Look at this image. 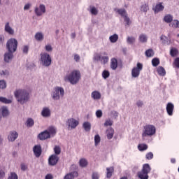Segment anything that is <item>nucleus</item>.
<instances>
[{
    "label": "nucleus",
    "instance_id": "obj_1",
    "mask_svg": "<svg viewBox=\"0 0 179 179\" xmlns=\"http://www.w3.org/2000/svg\"><path fill=\"white\" fill-rule=\"evenodd\" d=\"M6 47L8 52L4 55L5 62H9L13 58V52L17 50V40L10 38L6 43Z\"/></svg>",
    "mask_w": 179,
    "mask_h": 179
},
{
    "label": "nucleus",
    "instance_id": "obj_2",
    "mask_svg": "<svg viewBox=\"0 0 179 179\" xmlns=\"http://www.w3.org/2000/svg\"><path fill=\"white\" fill-rule=\"evenodd\" d=\"M14 94L18 103H20V104L27 103V101H29V99H30L29 92L24 90H17L14 92Z\"/></svg>",
    "mask_w": 179,
    "mask_h": 179
},
{
    "label": "nucleus",
    "instance_id": "obj_3",
    "mask_svg": "<svg viewBox=\"0 0 179 179\" xmlns=\"http://www.w3.org/2000/svg\"><path fill=\"white\" fill-rule=\"evenodd\" d=\"M81 75L80 71L78 70H73L69 75L64 78V80H69L71 85H76L79 80H80Z\"/></svg>",
    "mask_w": 179,
    "mask_h": 179
},
{
    "label": "nucleus",
    "instance_id": "obj_4",
    "mask_svg": "<svg viewBox=\"0 0 179 179\" xmlns=\"http://www.w3.org/2000/svg\"><path fill=\"white\" fill-rule=\"evenodd\" d=\"M152 171V168L149 164H144L141 171L137 173V176L140 179H149V173Z\"/></svg>",
    "mask_w": 179,
    "mask_h": 179
},
{
    "label": "nucleus",
    "instance_id": "obj_5",
    "mask_svg": "<svg viewBox=\"0 0 179 179\" xmlns=\"http://www.w3.org/2000/svg\"><path fill=\"white\" fill-rule=\"evenodd\" d=\"M156 134V127L152 124H147L144 127V132L142 134V137L152 136Z\"/></svg>",
    "mask_w": 179,
    "mask_h": 179
},
{
    "label": "nucleus",
    "instance_id": "obj_6",
    "mask_svg": "<svg viewBox=\"0 0 179 179\" xmlns=\"http://www.w3.org/2000/svg\"><path fill=\"white\" fill-rule=\"evenodd\" d=\"M114 11L117 12L122 18H124L127 26L129 27L131 25V19L128 17V13L124 8H114Z\"/></svg>",
    "mask_w": 179,
    "mask_h": 179
},
{
    "label": "nucleus",
    "instance_id": "obj_7",
    "mask_svg": "<svg viewBox=\"0 0 179 179\" xmlns=\"http://www.w3.org/2000/svg\"><path fill=\"white\" fill-rule=\"evenodd\" d=\"M41 61L43 66H50L51 65V56L48 53L44 52L41 54Z\"/></svg>",
    "mask_w": 179,
    "mask_h": 179
},
{
    "label": "nucleus",
    "instance_id": "obj_8",
    "mask_svg": "<svg viewBox=\"0 0 179 179\" xmlns=\"http://www.w3.org/2000/svg\"><path fill=\"white\" fill-rule=\"evenodd\" d=\"M59 93L61 97H64V94H65V90H64V88L61 87H56L52 94L53 100H59Z\"/></svg>",
    "mask_w": 179,
    "mask_h": 179
},
{
    "label": "nucleus",
    "instance_id": "obj_9",
    "mask_svg": "<svg viewBox=\"0 0 179 179\" xmlns=\"http://www.w3.org/2000/svg\"><path fill=\"white\" fill-rule=\"evenodd\" d=\"M58 162H59L58 155H52L48 159L49 166H57Z\"/></svg>",
    "mask_w": 179,
    "mask_h": 179
},
{
    "label": "nucleus",
    "instance_id": "obj_10",
    "mask_svg": "<svg viewBox=\"0 0 179 179\" xmlns=\"http://www.w3.org/2000/svg\"><path fill=\"white\" fill-rule=\"evenodd\" d=\"M50 138H51V136L48 130H45L38 135V138L40 141H45V139H50Z\"/></svg>",
    "mask_w": 179,
    "mask_h": 179
},
{
    "label": "nucleus",
    "instance_id": "obj_11",
    "mask_svg": "<svg viewBox=\"0 0 179 179\" xmlns=\"http://www.w3.org/2000/svg\"><path fill=\"white\" fill-rule=\"evenodd\" d=\"M34 155H35L36 157H40L41 156V153L43 152V150L41 148V145H36L33 148Z\"/></svg>",
    "mask_w": 179,
    "mask_h": 179
},
{
    "label": "nucleus",
    "instance_id": "obj_12",
    "mask_svg": "<svg viewBox=\"0 0 179 179\" xmlns=\"http://www.w3.org/2000/svg\"><path fill=\"white\" fill-rule=\"evenodd\" d=\"M35 13L37 16H41L43 13H45V6H44V4H41L39 8L36 7L35 8Z\"/></svg>",
    "mask_w": 179,
    "mask_h": 179
},
{
    "label": "nucleus",
    "instance_id": "obj_13",
    "mask_svg": "<svg viewBox=\"0 0 179 179\" xmlns=\"http://www.w3.org/2000/svg\"><path fill=\"white\" fill-rule=\"evenodd\" d=\"M67 124L69 127H71L72 129H75L78 125H79V121L73 118H70L68 120Z\"/></svg>",
    "mask_w": 179,
    "mask_h": 179
},
{
    "label": "nucleus",
    "instance_id": "obj_14",
    "mask_svg": "<svg viewBox=\"0 0 179 179\" xmlns=\"http://www.w3.org/2000/svg\"><path fill=\"white\" fill-rule=\"evenodd\" d=\"M152 10L155 13H159V12L164 10V6H163V3H159L156 4L155 7L152 8Z\"/></svg>",
    "mask_w": 179,
    "mask_h": 179
},
{
    "label": "nucleus",
    "instance_id": "obj_15",
    "mask_svg": "<svg viewBox=\"0 0 179 179\" xmlns=\"http://www.w3.org/2000/svg\"><path fill=\"white\" fill-rule=\"evenodd\" d=\"M5 32L8 33V34H10L11 36H13V34H15V30H13V29H12V27H10V26L9 25V22H7L5 25Z\"/></svg>",
    "mask_w": 179,
    "mask_h": 179
},
{
    "label": "nucleus",
    "instance_id": "obj_16",
    "mask_svg": "<svg viewBox=\"0 0 179 179\" xmlns=\"http://www.w3.org/2000/svg\"><path fill=\"white\" fill-rule=\"evenodd\" d=\"M166 111L169 115H173V111H174V105L171 103H168L166 105Z\"/></svg>",
    "mask_w": 179,
    "mask_h": 179
},
{
    "label": "nucleus",
    "instance_id": "obj_17",
    "mask_svg": "<svg viewBox=\"0 0 179 179\" xmlns=\"http://www.w3.org/2000/svg\"><path fill=\"white\" fill-rule=\"evenodd\" d=\"M114 174V166L106 168V178H111Z\"/></svg>",
    "mask_w": 179,
    "mask_h": 179
},
{
    "label": "nucleus",
    "instance_id": "obj_18",
    "mask_svg": "<svg viewBox=\"0 0 179 179\" xmlns=\"http://www.w3.org/2000/svg\"><path fill=\"white\" fill-rule=\"evenodd\" d=\"M78 176H79V173L77 171L71 172L64 176V179H74Z\"/></svg>",
    "mask_w": 179,
    "mask_h": 179
},
{
    "label": "nucleus",
    "instance_id": "obj_19",
    "mask_svg": "<svg viewBox=\"0 0 179 179\" xmlns=\"http://www.w3.org/2000/svg\"><path fill=\"white\" fill-rule=\"evenodd\" d=\"M17 136H19V134H17V132L11 131L8 135V140L10 141L11 142H13L17 138Z\"/></svg>",
    "mask_w": 179,
    "mask_h": 179
},
{
    "label": "nucleus",
    "instance_id": "obj_20",
    "mask_svg": "<svg viewBox=\"0 0 179 179\" xmlns=\"http://www.w3.org/2000/svg\"><path fill=\"white\" fill-rule=\"evenodd\" d=\"M110 68L113 71H115L118 68V62L115 58H112L110 60Z\"/></svg>",
    "mask_w": 179,
    "mask_h": 179
},
{
    "label": "nucleus",
    "instance_id": "obj_21",
    "mask_svg": "<svg viewBox=\"0 0 179 179\" xmlns=\"http://www.w3.org/2000/svg\"><path fill=\"white\" fill-rule=\"evenodd\" d=\"M42 117H50L51 115V110L48 108H43L42 112H41Z\"/></svg>",
    "mask_w": 179,
    "mask_h": 179
},
{
    "label": "nucleus",
    "instance_id": "obj_22",
    "mask_svg": "<svg viewBox=\"0 0 179 179\" xmlns=\"http://www.w3.org/2000/svg\"><path fill=\"white\" fill-rule=\"evenodd\" d=\"M104 56H101V59L99 60L101 64H103V65H106L109 61L108 55L107 52H103Z\"/></svg>",
    "mask_w": 179,
    "mask_h": 179
},
{
    "label": "nucleus",
    "instance_id": "obj_23",
    "mask_svg": "<svg viewBox=\"0 0 179 179\" xmlns=\"http://www.w3.org/2000/svg\"><path fill=\"white\" fill-rule=\"evenodd\" d=\"M91 96L94 100H100L101 99V94L98 91H94L92 92Z\"/></svg>",
    "mask_w": 179,
    "mask_h": 179
},
{
    "label": "nucleus",
    "instance_id": "obj_24",
    "mask_svg": "<svg viewBox=\"0 0 179 179\" xmlns=\"http://www.w3.org/2000/svg\"><path fill=\"white\" fill-rule=\"evenodd\" d=\"M106 136L108 139H113V136H114V129L109 128L106 130Z\"/></svg>",
    "mask_w": 179,
    "mask_h": 179
},
{
    "label": "nucleus",
    "instance_id": "obj_25",
    "mask_svg": "<svg viewBox=\"0 0 179 179\" xmlns=\"http://www.w3.org/2000/svg\"><path fill=\"white\" fill-rule=\"evenodd\" d=\"M173 17L170 14H167L164 17V22L165 23H171L173 22Z\"/></svg>",
    "mask_w": 179,
    "mask_h": 179
},
{
    "label": "nucleus",
    "instance_id": "obj_26",
    "mask_svg": "<svg viewBox=\"0 0 179 179\" xmlns=\"http://www.w3.org/2000/svg\"><path fill=\"white\" fill-rule=\"evenodd\" d=\"M157 72L159 76H166V70L163 66H159L157 69Z\"/></svg>",
    "mask_w": 179,
    "mask_h": 179
},
{
    "label": "nucleus",
    "instance_id": "obj_27",
    "mask_svg": "<svg viewBox=\"0 0 179 179\" xmlns=\"http://www.w3.org/2000/svg\"><path fill=\"white\" fill-rule=\"evenodd\" d=\"M169 26L170 27H173V29H179V21L178 20H173L169 24Z\"/></svg>",
    "mask_w": 179,
    "mask_h": 179
},
{
    "label": "nucleus",
    "instance_id": "obj_28",
    "mask_svg": "<svg viewBox=\"0 0 179 179\" xmlns=\"http://www.w3.org/2000/svg\"><path fill=\"white\" fill-rule=\"evenodd\" d=\"M35 39L36 41H43L44 40V35L41 32H38L35 34Z\"/></svg>",
    "mask_w": 179,
    "mask_h": 179
},
{
    "label": "nucleus",
    "instance_id": "obj_29",
    "mask_svg": "<svg viewBox=\"0 0 179 179\" xmlns=\"http://www.w3.org/2000/svg\"><path fill=\"white\" fill-rule=\"evenodd\" d=\"M83 127L87 132H89L90 129H92V124H90V122H85L83 124Z\"/></svg>",
    "mask_w": 179,
    "mask_h": 179
},
{
    "label": "nucleus",
    "instance_id": "obj_30",
    "mask_svg": "<svg viewBox=\"0 0 179 179\" xmlns=\"http://www.w3.org/2000/svg\"><path fill=\"white\" fill-rule=\"evenodd\" d=\"M139 73H141V71L139 69H138V68L134 67L131 71L133 78H138V76H139Z\"/></svg>",
    "mask_w": 179,
    "mask_h": 179
},
{
    "label": "nucleus",
    "instance_id": "obj_31",
    "mask_svg": "<svg viewBox=\"0 0 179 179\" xmlns=\"http://www.w3.org/2000/svg\"><path fill=\"white\" fill-rule=\"evenodd\" d=\"M155 56V51L153 49H148L145 51V57L148 58H151L152 57Z\"/></svg>",
    "mask_w": 179,
    "mask_h": 179
},
{
    "label": "nucleus",
    "instance_id": "obj_32",
    "mask_svg": "<svg viewBox=\"0 0 179 179\" xmlns=\"http://www.w3.org/2000/svg\"><path fill=\"white\" fill-rule=\"evenodd\" d=\"M138 149L140 150V152L148 150V145L145 143L138 144Z\"/></svg>",
    "mask_w": 179,
    "mask_h": 179
},
{
    "label": "nucleus",
    "instance_id": "obj_33",
    "mask_svg": "<svg viewBox=\"0 0 179 179\" xmlns=\"http://www.w3.org/2000/svg\"><path fill=\"white\" fill-rule=\"evenodd\" d=\"M110 43H117L118 41V35L115 34L110 36L109 38Z\"/></svg>",
    "mask_w": 179,
    "mask_h": 179
},
{
    "label": "nucleus",
    "instance_id": "obj_34",
    "mask_svg": "<svg viewBox=\"0 0 179 179\" xmlns=\"http://www.w3.org/2000/svg\"><path fill=\"white\" fill-rule=\"evenodd\" d=\"M1 114H2L3 117H8V115H9V110H8L7 107L1 108Z\"/></svg>",
    "mask_w": 179,
    "mask_h": 179
},
{
    "label": "nucleus",
    "instance_id": "obj_35",
    "mask_svg": "<svg viewBox=\"0 0 179 179\" xmlns=\"http://www.w3.org/2000/svg\"><path fill=\"white\" fill-rule=\"evenodd\" d=\"M79 164L80 167H86V166H87L88 164L87 160H86V159L85 158L80 159L79 162Z\"/></svg>",
    "mask_w": 179,
    "mask_h": 179
},
{
    "label": "nucleus",
    "instance_id": "obj_36",
    "mask_svg": "<svg viewBox=\"0 0 179 179\" xmlns=\"http://www.w3.org/2000/svg\"><path fill=\"white\" fill-rule=\"evenodd\" d=\"M48 132L50 134V135H55V134H57V129H55L54 127H50L48 129Z\"/></svg>",
    "mask_w": 179,
    "mask_h": 179
},
{
    "label": "nucleus",
    "instance_id": "obj_37",
    "mask_svg": "<svg viewBox=\"0 0 179 179\" xmlns=\"http://www.w3.org/2000/svg\"><path fill=\"white\" fill-rule=\"evenodd\" d=\"M0 101L1 103H4V104H10L12 103V100L8 99L5 97L0 96Z\"/></svg>",
    "mask_w": 179,
    "mask_h": 179
},
{
    "label": "nucleus",
    "instance_id": "obj_38",
    "mask_svg": "<svg viewBox=\"0 0 179 179\" xmlns=\"http://www.w3.org/2000/svg\"><path fill=\"white\" fill-rule=\"evenodd\" d=\"M54 152L56 156L61 155V147H59V145H55L54 148Z\"/></svg>",
    "mask_w": 179,
    "mask_h": 179
},
{
    "label": "nucleus",
    "instance_id": "obj_39",
    "mask_svg": "<svg viewBox=\"0 0 179 179\" xmlns=\"http://www.w3.org/2000/svg\"><path fill=\"white\" fill-rule=\"evenodd\" d=\"M160 64V60L159 58H154L152 60V66H157Z\"/></svg>",
    "mask_w": 179,
    "mask_h": 179
},
{
    "label": "nucleus",
    "instance_id": "obj_40",
    "mask_svg": "<svg viewBox=\"0 0 179 179\" xmlns=\"http://www.w3.org/2000/svg\"><path fill=\"white\" fill-rule=\"evenodd\" d=\"M139 41L141 43H146V41H148V37H146L145 34H141L139 36Z\"/></svg>",
    "mask_w": 179,
    "mask_h": 179
},
{
    "label": "nucleus",
    "instance_id": "obj_41",
    "mask_svg": "<svg viewBox=\"0 0 179 179\" xmlns=\"http://www.w3.org/2000/svg\"><path fill=\"white\" fill-rule=\"evenodd\" d=\"M34 125V120L31 118H28L27 120V127H33Z\"/></svg>",
    "mask_w": 179,
    "mask_h": 179
},
{
    "label": "nucleus",
    "instance_id": "obj_42",
    "mask_svg": "<svg viewBox=\"0 0 179 179\" xmlns=\"http://www.w3.org/2000/svg\"><path fill=\"white\" fill-rule=\"evenodd\" d=\"M170 54L171 57H176L178 54V50L176 48L171 49Z\"/></svg>",
    "mask_w": 179,
    "mask_h": 179
},
{
    "label": "nucleus",
    "instance_id": "obj_43",
    "mask_svg": "<svg viewBox=\"0 0 179 179\" xmlns=\"http://www.w3.org/2000/svg\"><path fill=\"white\" fill-rule=\"evenodd\" d=\"M100 141H101L100 136L99 134L95 135L94 136L95 146H97V145L100 143Z\"/></svg>",
    "mask_w": 179,
    "mask_h": 179
},
{
    "label": "nucleus",
    "instance_id": "obj_44",
    "mask_svg": "<svg viewBox=\"0 0 179 179\" xmlns=\"http://www.w3.org/2000/svg\"><path fill=\"white\" fill-rule=\"evenodd\" d=\"M110 77V72L107 70H104L102 73V78L103 79H107V78Z\"/></svg>",
    "mask_w": 179,
    "mask_h": 179
},
{
    "label": "nucleus",
    "instance_id": "obj_45",
    "mask_svg": "<svg viewBox=\"0 0 179 179\" xmlns=\"http://www.w3.org/2000/svg\"><path fill=\"white\" fill-rule=\"evenodd\" d=\"M145 158L147 159V160H152V159H153V152H150L147 153L145 155Z\"/></svg>",
    "mask_w": 179,
    "mask_h": 179
},
{
    "label": "nucleus",
    "instance_id": "obj_46",
    "mask_svg": "<svg viewBox=\"0 0 179 179\" xmlns=\"http://www.w3.org/2000/svg\"><path fill=\"white\" fill-rule=\"evenodd\" d=\"M101 59V55L99 53H95L94 55V61H100Z\"/></svg>",
    "mask_w": 179,
    "mask_h": 179
},
{
    "label": "nucleus",
    "instance_id": "obj_47",
    "mask_svg": "<svg viewBox=\"0 0 179 179\" xmlns=\"http://www.w3.org/2000/svg\"><path fill=\"white\" fill-rule=\"evenodd\" d=\"M127 43H129V44H134V43H135V38L132 36L127 37Z\"/></svg>",
    "mask_w": 179,
    "mask_h": 179
},
{
    "label": "nucleus",
    "instance_id": "obj_48",
    "mask_svg": "<svg viewBox=\"0 0 179 179\" xmlns=\"http://www.w3.org/2000/svg\"><path fill=\"white\" fill-rule=\"evenodd\" d=\"M8 179H17V174H16V173L11 172L10 176Z\"/></svg>",
    "mask_w": 179,
    "mask_h": 179
},
{
    "label": "nucleus",
    "instance_id": "obj_49",
    "mask_svg": "<svg viewBox=\"0 0 179 179\" xmlns=\"http://www.w3.org/2000/svg\"><path fill=\"white\" fill-rule=\"evenodd\" d=\"M6 83L5 80H0V89H6Z\"/></svg>",
    "mask_w": 179,
    "mask_h": 179
},
{
    "label": "nucleus",
    "instance_id": "obj_50",
    "mask_svg": "<svg viewBox=\"0 0 179 179\" xmlns=\"http://www.w3.org/2000/svg\"><path fill=\"white\" fill-rule=\"evenodd\" d=\"M149 10V6L146 4H144L141 6V11L142 12H148Z\"/></svg>",
    "mask_w": 179,
    "mask_h": 179
},
{
    "label": "nucleus",
    "instance_id": "obj_51",
    "mask_svg": "<svg viewBox=\"0 0 179 179\" xmlns=\"http://www.w3.org/2000/svg\"><path fill=\"white\" fill-rule=\"evenodd\" d=\"M173 65L175 68H178L179 69V57H177L176 59H175Z\"/></svg>",
    "mask_w": 179,
    "mask_h": 179
},
{
    "label": "nucleus",
    "instance_id": "obj_52",
    "mask_svg": "<svg viewBox=\"0 0 179 179\" xmlns=\"http://www.w3.org/2000/svg\"><path fill=\"white\" fill-rule=\"evenodd\" d=\"M92 15H97L99 13V10H97L95 7H92L90 10Z\"/></svg>",
    "mask_w": 179,
    "mask_h": 179
},
{
    "label": "nucleus",
    "instance_id": "obj_53",
    "mask_svg": "<svg viewBox=\"0 0 179 179\" xmlns=\"http://www.w3.org/2000/svg\"><path fill=\"white\" fill-rule=\"evenodd\" d=\"M111 125H113V121L110 120H106L104 123L105 127H111Z\"/></svg>",
    "mask_w": 179,
    "mask_h": 179
},
{
    "label": "nucleus",
    "instance_id": "obj_54",
    "mask_svg": "<svg viewBox=\"0 0 179 179\" xmlns=\"http://www.w3.org/2000/svg\"><path fill=\"white\" fill-rule=\"evenodd\" d=\"M96 115L97 118H101V117H103V112L101 110H98L96 112Z\"/></svg>",
    "mask_w": 179,
    "mask_h": 179
},
{
    "label": "nucleus",
    "instance_id": "obj_55",
    "mask_svg": "<svg viewBox=\"0 0 179 179\" xmlns=\"http://www.w3.org/2000/svg\"><path fill=\"white\" fill-rule=\"evenodd\" d=\"M45 49V51H48V52H51V51H52V47L51 45H46Z\"/></svg>",
    "mask_w": 179,
    "mask_h": 179
},
{
    "label": "nucleus",
    "instance_id": "obj_56",
    "mask_svg": "<svg viewBox=\"0 0 179 179\" xmlns=\"http://www.w3.org/2000/svg\"><path fill=\"white\" fill-rule=\"evenodd\" d=\"M100 176H99V173L97 172H94L92 173V179H99Z\"/></svg>",
    "mask_w": 179,
    "mask_h": 179
},
{
    "label": "nucleus",
    "instance_id": "obj_57",
    "mask_svg": "<svg viewBox=\"0 0 179 179\" xmlns=\"http://www.w3.org/2000/svg\"><path fill=\"white\" fill-rule=\"evenodd\" d=\"M24 54H27L29 52V46L24 45L22 50Z\"/></svg>",
    "mask_w": 179,
    "mask_h": 179
},
{
    "label": "nucleus",
    "instance_id": "obj_58",
    "mask_svg": "<svg viewBox=\"0 0 179 179\" xmlns=\"http://www.w3.org/2000/svg\"><path fill=\"white\" fill-rule=\"evenodd\" d=\"M74 59L76 61V62H79V61H80V56H79V55H74Z\"/></svg>",
    "mask_w": 179,
    "mask_h": 179
},
{
    "label": "nucleus",
    "instance_id": "obj_59",
    "mask_svg": "<svg viewBox=\"0 0 179 179\" xmlns=\"http://www.w3.org/2000/svg\"><path fill=\"white\" fill-rule=\"evenodd\" d=\"M21 170L26 171V170H27V166L24 164H21Z\"/></svg>",
    "mask_w": 179,
    "mask_h": 179
},
{
    "label": "nucleus",
    "instance_id": "obj_60",
    "mask_svg": "<svg viewBox=\"0 0 179 179\" xmlns=\"http://www.w3.org/2000/svg\"><path fill=\"white\" fill-rule=\"evenodd\" d=\"M135 68H137V69H138L141 71H142L143 66L142 65V64L138 63L137 67H135Z\"/></svg>",
    "mask_w": 179,
    "mask_h": 179
},
{
    "label": "nucleus",
    "instance_id": "obj_61",
    "mask_svg": "<svg viewBox=\"0 0 179 179\" xmlns=\"http://www.w3.org/2000/svg\"><path fill=\"white\" fill-rule=\"evenodd\" d=\"M5 177V172L3 170L0 171V178H3Z\"/></svg>",
    "mask_w": 179,
    "mask_h": 179
},
{
    "label": "nucleus",
    "instance_id": "obj_62",
    "mask_svg": "<svg viewBox=\"0 0 179 179\" xmlns=\"http://www.w3.org/2000/svg\"><path fill=\"white\" fill-rule=\"evenodd\" d=\"M138 107H142L143 106V102L142 101H138L137 103H136Z\"/></svg>",
    "mask_w": 179,
    "mask_h": 179
},
{
    "label": "nucleus",
    "instance_id": "obj_63",
    "mask_svg": "<svg viewBox=\"0 0 179 179\" xmlns=\"http://www.w3.org/2000/svg\"><path fill=\"white\" fill-rule=\"evenodd\" d=\"M52 178L53 177H52V175L51 174H47L45 178V179H52Z\"/></svg>",
    "mask_w": 179,
    "mask_h": 179
},
{
    "label": "nucleus",
    "instance_id": "obj_64",
    "mask_svg": "<svg viewBox=\"0 0 179 179\" xmlns=\"http://www.w3.org/2000/svg\"><path fill=\"white\" fill-rule=\"evenodd\" d=\"M1 75H8V71H1L0 72Z\"/></svg>",
    "mask_w": 179,
    "mask_h": 179
}]
</instances>
